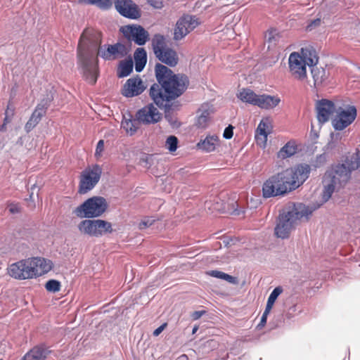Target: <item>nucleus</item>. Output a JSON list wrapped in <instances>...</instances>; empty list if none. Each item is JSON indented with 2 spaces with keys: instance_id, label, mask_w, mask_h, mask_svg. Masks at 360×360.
Segmentation results:
<instances>
[{
  "instance_id": "1",
  "label": "nucleus",
  "mask_w": 360,
  "mask_h": 360,
  "mask_svg": "<svg viewBox=\"0 0 360 360\" xmlns=\"http://www.w3.org/2000/svg\"><path fill=\"white\" fill-rule=\"evenodd\" d=\"M155 57L161 63L155 65L157 82L150 86L149 96L153 103L164 110L165 118L170 122L167 113L174 109L172 102L184 94L189 86V79L186 75L176 74L169 68H174L179 63L176 51L169 47Z\"/></svg>"
},
{
  "instance_id": "2",
  "label": "nucleus",
  "mask_w": 360,
  "mask_h": 360,
  "mask_svg": "<svg viewBox=\"0 0 360 360\" xmlns=\"http://www.w3.org/2000/svg\"><path fill=\"white\" fill-rule=\"evenodd\" d=\"M309 172L308 165H300L271 176L262 186L263 197L269 198L285 195L302 185L308 179Z\"/></svg>"
},
{
  "instance_id": "3",
  "label": "nucleus",
  "mask_w": 360,
  "mask_h": 360,
  "mask_svg": "<svg viewBox=\"0 0 360 360\" xmlns=\"http://www.w3.org/2000/svg\"><path fill=\"white\" fill-rule=\"evenodd\" d=\"M360 167V153L347 157L341 162L332 165L322 177V199L327 202L335 191L343 188L349 182L352 171Z\"/></svg>"
},
{
  "instance_id": "4",
  "label": "nucleus",
  "mask_w": 360,
  "mask_h": 360,
  "mask_svg": "<svg viewBox=\"0 0 360 360\" xmlns=\"http://www.w3.org/2000/svg\"><path fill=\"white\" fill-rule=\"evenodd\" d=\"M312 212L309 206L302 203H297L291 208L283 210L279 214L274 229L275 235L281 239L288 238L295 221L304 217H308Z\"/></svg>"
},
{
  "instance_id": "5",
  "label": "nucleus",
  "mask_w": 360,
  "mask_h": 360,
  "mask_svg": "<svg viewBox=\"0 0 360 360\" xmlns=\"http://www.w3.org/2000/svg\"><path fill=\"white\" fill-rule=\"evenodd\" d=\"M106 200L101 196H93L77 207L73 213L79 218L93 219L101 217L108 209Z\"/></svg>"
},
{
  "instance_id": "6",
  "label": "nucleus",
  "mask_w": 360,
  "mask_h": 360,
  "mask_svg": "<svg viewBox=\"0 0 360 360\" xmlns=\"http://www.w3.org/2000/svg\"><path fill=\"white\" fill-rule=\"evenodd\" d=\"M79 65L86 80L91 84L97 81L98 65L94 60V55L89 51L82 48L79 44L77 51Z\"/></svg>"
},
{
  "instance_id": "7",
  "label": "nucleus",
  "mask_w": 360,
  "mask_h": 360,
  "mask_svg": "<svg viewBox=\"0 0 360 360\" xmlns=\"http://www.w3.org/2000/svg\"><path fill=\"white\" fill-rule=\"evenodd\" d=\"M79 231L89 236L100 237L112 232L111 223L103 219H85L78 224Z\"/></svg>"
},
{
  "instance_id": "8",
  "label": "nucleus",
  "mask_w": 360,
  "mask_h": 360,
  "mask_svg": "<svg viewBox=\"0 0 360 360\" xmlns=\"http://www.w3.org/2000/svg\"><path fill=\"white\" fill-rule=\"evenodd\" d=\"M102 174V169L98 165L86 167L80 175L78 193L85 194L92 190L98 183Z\"/></svg>"
},
{
  "instance_id": "9",
  "label": "nucleus",
  "mask_w": 360,
  "mask_h": 360,
  "mask_svg": "<svg viewBox=\"0 0 360 360\" xmlns=\"http://www.w3.org/2000/svg\"><path fill=\"white\" fill-rule=\"evenodd\" d=\"M120 31L129 41H134L138 46L145 45L150 39L148 32L141 25H124L120 27Z\"/></svg>"
},
{
  "instance_id": "10",
  "label": "nucleus",
  "mask_w": 360,
  "mask_h": 360,
  "mask_svg": "<svg viewBox=\"0 0 360 360\" xmlns=\"http://www.w3.org/2000/svg\"><path fill=\"white\" fill-rule=\"evenodd\" d=\"M34 268L30 258L21 259L10 264L8 273L10 276L18 280H26L34 278Z\"/></svg>"
},
{
  "instance_id": "11",
  "label": "nucleus",
  "mask_w": 360,
  "mask_h": 360,
  "mask_svg": "<svg viewBox=\"0 0 360 360\" xmlns=\"http://www.w3.org/2000/svg\"><path fill=\"white\" fill-rule=\"evenodd\" d=\"M117 12L129 20H138L141 17V10L132 0H113Z\"/></svg>"
},
{
  "instance_id": "12",
  "label": "nucleus",
  "mask_w": 360,
  "mask_h": 360,
  "mask_svg": "<svg viewBox=\"0 0 360 360\" xmlns=\"http://www.w3.org/2000/svg\"><path fill=\"white\" fill-rule=\"evenodd\" d=\"M53 99V97L52 95H47L46 98H43L41 102L37 105L30 119L25 125V130L27 133L30 132L39 124L41 118L46 115V110Z\"/></svg>"
},
{
  "instance_id": "13",
  "label": "nucleus",
  "mask_w": 360,
  "mask_h": 360,
  "mask_svg": "<svg viewBox=\"0 0 360 360\" xmlns=\"http://www.w3.org/2000/svg\"><path fill=\"white\" fill-rule=\"evenodd\" d=\"M337 115L332 120V125L337 131H341L350 125L356 117V108L354 105L349 106L347 110L339 108Z\"/></svg>"
},
{
  "instance_id": "14",
  "label": "nucleus",
  "mask_w": 360,
  "mask_h": 360,
  "mask_svg": "<svg viewBox=\"0 0 360 360\" xmlns=\"http://www.w3.org/2000/svg\"><path fill=\"white\" fill-rule=\"evenodd\" d=\"M128 50L125 45L117 42L114 44H105L98 49V54L105 60H114L127 56Z\"/></svg>"
},
{
  "instance_id": "15",
  "label": "nucleus",
  "mask_w": 360,
  "mask_h": 360,
  "mask_svg": "<svg viewBox=\"0 0 360 360\" xmlns=\"http://www.w3.org/2000/svg\"><path fill=\"white\" fill-rule=\"evenodd\" d=\"M136 117L144 124H155L161 120L162 114L153 103H149L136 112Z\"/></svg>"
},
{
  "instance_id": "16",
  "label": "nucleus",
  "mask_w": 360,
  "mask_h": 360,
  "mask_svg": "<svg viewBox=\"0 0 360 360\" xmlns=\"http://www.w3.org/2000/svg\"><path fill=\"white\" fill-rule=\"evenodd\" d=\"M289 68L295 79L302 81L307 78V65L304 59L298 53L293 52L289 56Z\"/></svg>"
},
{
  "instance_id": "17",
  "label": "nucleus",
  "mask_w": 360,
  "mask_h": 360,
  "mask_svg": "<svg viewBox=\"0 0 360 360\" xmlns=\"http://www.w3.org/2000/svg\"><path fill=\"white\" fill-rule=\"evenodd\" d=\"M316 110L317 112V120L321 124L327 122L330 115L337 110L335 105L332 101L324 98L317 101Z\"/></svg>"
},
{
  "instance_id": "18",
  "label": "nucleus",
  "mask_w": 360,
  "mask_h": 360,
  "mask_svg": "<svg viewBox=\"0 0 360 360\" xmlns=\"http://www.w3.org/2000/svg\"><path fill=\"white\" fill-rule=\"evenodd\" d=\"M146 89L142 79L136 76L127 80L123 85L121 93L127 98H131L141 94Z\"/></svg>"
},
{
  "instance_id": "19",
  "label": "nucleus",
  "mask_w": 360,
  "mask_h": 360,
  "mask_svg": "<svg viewBox=\"0 0 360 360\" xmlns=\"http://www.w3.org/2000/svg\"><path fill=\"white\" fill-rule=\"evenodd\" d=\"M30 261L34 268V278L39 277L51 269V262L50 260L42 257H32L30 258Z\"/></svg>"
},
{
  "instance_id": "20",
  "label": "nucleus",
  "mask_w": 360,
  "mask_h": 360,
  "mask_svg": "<svg viewBox=\"0 0 360 360\" xmlns=\"http://www.w3.org/2000/svg\"><path fill=\"white\" fill-rule=\"evenodd\" d=\"M281 102V98L278 96H271L267 94L258 95L256 106L262 109L270 110L276 107Z\"/></svg>"
},
{
  "instance_id": "21",
  "label": "nucleus",
  "mask_w": 360,
  "mask_h": 360,
  "mask_svg": "<svg viewBox=\"0 0 360 360\" xmlns=\"http://www.w3.org/2000/svg\"><path fill=\"white\" fill-rule=\"evenodd\" d=\"M219 143V139L216 135L207 136L203 140H200L196 145L198 150L205 153H211L216 149Z\"/></svg>"
},
{
  "instance_id": "22",
  "label": "nucleus",
  "mask_w": 360,
  "mask_h": 360,
  "mask_svg": "<svg viewBox=\"0 0 360 360\" xmlns=\"http://www.w3.org/2000/svg\"><path fill=\"white\" fill-rule=\"evenodd\" d=\"M311 70V75L314 80V86L316 88L325 84L328 80L329 73L322 67L314 66Z\"/></svg>"
},
{
  "instance_id": "23",
  "label": "nucleus",
  "mask_w": 360,
  "mask_h": 360,
  "mask_svg": "<svg viewBox=\"0 0 360 360\" xmlns=\"http://www.w3.org/2000/svg\"><path fill=\"white\" fill-rule=\"evenodd\" d=\"M50 351L44 345L33 347L24 356L22 360H45Z\"/></svg>"
},
{
  "instance_id": "24",
  "label": "nucleus",
  "mask_w": 360,
  "mask_h": 360,
  "mask_svg": "<svg viewBox=\"0 0 360 360\" xmlns=\"http://www.w3.org/2000/svg\"><path fill=\"white\" fill-rule=\"evenodd\" d=\"M135 60V70L136 72H141L144 69L147 63L146 51L141 47L137 48L134 53Z\"/></svg>"
},
{
  "instance_id": "25",
  "label": "nucleus",
  "mask_w": 360,
  "mask_h": 360,
  "mask_svg": "<svg viewBox=\"0 0 360 360\" xmlns=\"http://www.w3.org/2000/svg\"><path fill=\"white\" fill-rule=\"evenodd\" d=\"M133 71V60L131 57L121 60L117 70V76L123 78L129 76Z\"/></svg>"
},
{
  "instance_id": "26",
  "label": "nucleus",
  "mask_w": 360,
  "mask_h": 360,
  "mask_svg": "<svg viewBox=\"0 0 360 360\" xmlns=\"http://www.w3.org/2000/svg\"><path fill=\"white\" fill-rule=\"evenodd\" d=\"M301 56L303 57L304 62L310 68L317 66L319 57L316 55L315 49L312 47L302 49Z\"/></svg>"
},
{
  "instance_id": "27",
  "label": "nucleus",
  "mask_w": 360,
  "mask_h": 360,
  "mask_svg": "<svg viewBox=\"0 0 360 360\" xmlns=\"http://www.w3.org/2000/svg\"><path fill=\"white\" fill-rule=\"evenodd\" d=\"M238 98L243 102L256 105L258 95L256 94L252 89L244 88L242 89L239 94L237 95Z\"/></svg>"
},
{
  "instance_id": "28",
  "label": "nucleus",
  "mask_w": 360,
  "mask_h": 360,
  "mask_svg": "<svg viewBox=\"0 0 360 360\" xmlns=\"http://www.w3.org/2000/svg\"><path fill=\"white\" fill-rule=\"evenodd\" d=\"M151 45L155 56H157L160 52H162L168 48L166 44L165 37L160 34H155L153 36Z\"/></svg>"
},
{
  "instance_id": "29",
  "label": "nucleus",
  "mask_w": 360,
  "mask_h": 360,
  "mask_svg": "<svg viewBox=\"0 0 360 360\" xmlns=\"http://www.w3.org/2000/svg\"><path fill=\"white\" fill-rule=\"evenodd\" d=\"M210 109L207 105H202L199 110L200 115L196 120V126L199 128H205L210 119Z\"/></svg>"
},
{
  "instance_id": "30",
  "label": "nucleus",
  "mask_w": 360,
  "mask_h": 360,
  "mask_svg": "<svg viewBox=\"0 0 360 360\" xmlns=\"http://www.w3.org/2000/svg\"><path fill=\"white\" fill-rule=\"evenodd\" d=\"M297 146L293 141H288L283 146L278 153L280 158L285 159L295 155L297 152Z\"/></svg>"
},
{
  "instance_id": "31",
  "label": "nucleus",
  "mask_w": 360,
  "mask_h": 360,
  "mask_svg": "<svg viewBox=\"0 0 360 360\" xmlns=\"http://www.w3.org/2000/svg\"><path fill=\"white\" fill-rule=\"evenodd\" d=\"M179 20H183L181 22L185 25L188 31H193L195 27L200 25V21L195 15H184L181 17Z\"/></svg>"
},
{
  "instance_id": "32",
  "label": "nucleus",
  "mask_w": 360,
  "mask_h": 360,
  "mask_svg": "<svg viewBox=\"0 0 360 360\" xmlns=\"http://www.w3.org/2000/svg\"><path fill=\"white\" fill-rule=\"evenodd\" d=\"M141 122L135 117L134 119L125 120L122 122V127L130 135H133L139 129Z\"/></svg>"
},
{
  "instance_id": "33",
  "label": "nucleus",
  "mask_w": 360,
  "mask_h": 360,
  "mask_svg": "<svg viewBox=\"0 0 360 360\" xmlns=\"http://www.w3.org/2000/svg\"><path fill=\"white\" fill-rule=\"evenodd\" d=\"M183 20H178L174 31V39L175 41L181 40L184 38L188 33L191 31H188L187 28H186L185 25L182 24Z\"/></svg>"
},
{
  "instance_id": "34",
  "label": "nucleus",
  "mask_w": 360,
  "mask_h": 360,
  "mask_svg": "<svg viewBox=\"0 0 360 360\" xmlns=\"http://www.w3.org/2000/svg\"><path fill=\"white\" fill-rule=\"evenodd\" d=\"M283 288L281 286L276 287L271 294L269 295L266 307H268V309H271L272 307L274 306L276 300H277L278 297L283 292Z\"/></svg>"
},
{
  "instance_id": "35",
  "label": "nucleus",
  "mask_w": 360,
  "mask_h": 360,
  "mask_svg": "<svg viewBox=\"0 0 360 360\" xmlns=\"http://www.w3.org/2000/svg\"><path fill=\"white\" fill-rule=\"evenodd\" d=\"M271 127V122L269 118L262 119L257 127V129L259 131V134L263 136L265 139L267 138V136L269 133V128Z\"/></svg>"
},
{
  "instance_id": "36",
  "label": "nucleus",
  "mask_w": 360,
  "mask_h": 360,
  "mask_svg": "<svg viewBox=\"0 0 360 360\" xmlns=\"http://www.w3.org/2000/svg\"><path fill=\"white\" fill-rule=\"evenodd\" d=\"M86 2L91 5H96L102 10H108L112 6V0H86Z\"/></svg>"
},
{
  "instance_id": "37",
  "label": "nucleus",
  "mask_w": 360,
  "mask_h": 360,
  "mask_svg": "<svg viewBox=\"0 0 360 360\" xmlns=\"http://www.w3.org/2000/svg\"><path fill=\"white\" fill-rule=\"evenodd\" d=\"M61 283L59 281L55 279L49 280L45 284V288L48 292H57L60 291Z\"/></svg>"
},
{
  "instance_id": "38",
  "label": "nucleus",
  "mask_w": 360,
  "mask_h": 360,
  "mask_svg": "<svg viewBox=\"0 0 360 360\" xmlns=\"http://www.w3.org/2000/svg\"><path fill=\"white\" fill-rule=\"evenodd\" d=\"M178 139L175 136H169L165 143V147L169 152H174L178 147Z\"/></svg>"
},
{
  "instance_id": "39",
  "label": "nucleus",
  "mask_w": 360,
  "mask_h": 360,
  "mask_svg": "<svg viewBox=\"0 0 360 360\" xmlns=\"http://www.w3.org/2000/svg\"><path fill=\"white\" fill-rule=\"evenodd\" d=\"M327 162V155L322 153L316 155V158L311 162V165L315 168H319L323 166Z\"/></svg>"
},
{
  "instance_id": "40",
  "label": "nucleus",
  "mask_w": 360,
  "mask_h": 360,
  "mask_svg": "<svg viewBox=\"0 0 360 360\" xmlns=\"http://www.w3.org/2000/svg\"><path fill=\"white\" fill-rule=\"evenodd\" d=\"M155 221L156 219L153 217H146L139 224V229L142 230L150 227L155 222Z\"/></svg>"
},
{
  "instance_id": "41",
  "label": "nucleus",
  "mask_w": 360,
  "mask_h": 360,
  "mask_svg": "<svg viewBox=\"0 0 360 360\" xmlns=\"http://www.w3.org/2000/svg\"><path fill=\"white\" fill-rule=\"evenodd\" d=\"M271 309H268V307H266L264 309V311L263 312V314L261 317L260 322L257 326V329L262 328L266 323L267 321V316L270 312Z\"/></svg>"
},
{
  "instance_id": "42",
  "label": "nucleus",
  "mask_w": 360,
  "mask_h": 360,
  "mask_svg": "<svg viewBox=\"0 0 360 360\" xmlns=\"http://www.w3.org/2000/svg\"><path fill=\"white\" fill-rule=\"evenodd\" d=\"M151 156L148 155H143L140 158V165L146 168H149L151 166L150 160Z\"/></svg>"
},
{
  "instance_id": "43",
  "label": "nucleus",
  "mask_w": 360,
  "mask_h": 360,
  "mask_svg": "<svg viewBox=\"0 0 360 360\" xmlns=\"http://www.w3.org/2000/svg\"><path fill=\"white\" fill-rule=\"evenodd\" d=\"M207 274L212 277L219 278L224 280L226 275V273L218 271V270H212L207 272Z\"/></svg>"
},
{
  "instance_id": "44",
  "label": "nucleus",
  "mask_w": 360,
  "mask_h": 360,
  "mask_svg": "<svg viewBox=\"0 0 360 360\" xmlns=\"http://www.w3.org/2000/svg\"><path fill=\"white\" fill-rule=\"evenodd\" d=\"M233 127L231 124H229L227 127L225 128L224 133H223V137L225 139H231L233 137Z\"/></svg>"
},
{
  "instance_id": "45",
  "label": "nucleus",
  "mask_w": 360,
  "mask_h": 360,
  "mask_svg": "<svg viewBox=\"0 0 360 360\" xmlns=\"http://www.w3.org/2000/svg\"><path fill=\"white\" fill-rule=\"evenodd\" d=\"M147 2L155 9H161L163 7L162 0H147Z\"/></svg>"
},
{
  "instance_id": "46",
  "label": "nucleus",
  "mask_w": 360,
  "mask_h": 360,
  "mask_svg": "<svg viewBox=\"0 0 360 360\" xmlns=\"http://www.w3.org/2000/svg\"><path fill=\"white\" fill-rule=\"evenodd\" d=\"M104 148V141L100 140L96 146L95 155L96 156H100L101 155V153L103 152Z\"/></svg>"
},
{
  "instance_id": "47",
  "label": "nucleus",
  "mask_w": 360,
  "mask_h": 360,
  "mask_svg": "<svg viewBox=\"0 0 360 360\" xmlns=\"http://www.w3.org/2000/svg\"><path fill=\"white\" fill-rule=\"evenodd\" d=\"M9 212L12 214H17L20 212V208L16 204H11L8 207Z\"/></svg>"
},
{
  "instance_id": "48",
  "label": "nucleus",
  "mask_w": 360,
  "mask_h": 360,
  "mask_svg": "<svg viewBox=\"0 0 360 360\" xmlns=\"http://www.w3.org/2000/svg\"><path fill=\"white\" fill-rule=\"evenodd\" d=\"M224 280L226 281L229 283H232V284L237 283V278L234 276H232L228 274H226L225 278Z\"/></svg>"
},
{
  "instance_id": "49",
  "label": "nucleus",
  "mask_w": 360,
  "mask_h": 360,
  "mask_svg": "<svg viewBox=\"0 0 360 360\" xmlns=\"http://www.w3.org/2000/svg\"><path fill=\"white\" fill-rule=\"evenodd\" d=\"M167 326V323H163L161 326H160L158 328H157L153 333V335L154 336H158L162 330L165 329V326Z\"/></svg>"
},
{
  "instance_id": "50",
  "label": "nucleus",
  "mask_w": 360,
  "mask_h": 360,
  "mask_svg": "<svg viewBox=\"0 0 360 360\" xmlns=\"http://www.w3.org/2000/svg\"><path fill=\"white\" fill-rule=\"evenodd\" d=\"M321 23V19L320 18H316L314 20H312L308 25V29L309 30H311V27H315V26H317V25H319Z\"/></svg>"
},
{
  "instance_id": "51",
  "label": "nucleus",
  "mask_w": 360,
  "mask_h": 360,
  "mask_svg": "<svg viewBox=\"0 0 360 360\" xmlns=\"http://www.w3.org/2000/svg\"><path fill=\"white\" fill-rule=\"evenodd\" d=\"M205 313V311H195L193 314V319H200L204 314Z\"/></svg>"
},
{
  "instance_id": "52",
  "label": "nucleus",
  "mask_w": 360,
  "mask_h": 360,
  "mask_svg": "<svg viewBox=\"0 0 360 360\" xmlns=\"http://www.w3.org/2000/svg\"><path fill=\"white\" fill-rule=\"evenodd\" d=\"M273 39H274V37L272 36V32H270L269 33V34H268V39L267 40H268L269 42H271Z\"/></svg>"
},
{
  "instance_id": "53",
  "label": "nucleus",
  "mask_w": 360,
  "mask_h": 360,
  "mask_svg": "<svg viewBox=\"0 0 360 360\" xmlns=\"http://www.w3.org/2000/svg\"><path fill=\"white\" fill-rule=\"evenodd\" d=\"M290 311H295L296 310V305H293L292 307H291L290 309H289Z\"/></svg>"
},
{
  "instance_id": "54",
  "label": "nucleus",
  "mask_w": 360,
  "mask_h": 360,
  "mask_svg": "<svg viewBox=\"0 0 360 360\" xmlns=\"http://www.w3.org/2000/svg\"><path fill=\"white\" fill-rule=\"evenodd\" d=\"M198 328V326H195V327L193 328V333H195L197 331Z\"/></svg>"
},
{
  "instance_id": "55",
  "label": "nucleus",
  "mask_w": 360,
  "mask_h": 360,
  "mask_svg": "<svg viewBox=\"0 0 360 360\" xmlns=\"http://www.w3.org/2000/svg\"><path fill=\"white\" fill-rule=\"evenodd\" d=\"M32 198H33V192H32L30 195V200H32Z\"/></svg>"
},
{
  "instance_id": "56",
  "label": "nucleus",
  "mask_w": 360,
  "mask_h": 360,
  "mask_svg": "<svg viewBox=\"0 0 360 360\" xmlns=\"http://www.w3.org/2000/svg\"><path fill=\"white\" fill-rule=\"evenodd\" d=\"M35 187H36V186H35V185H33V186H32V190H33V189H34V188H35Z\"/></svg>"
},
{
  "instance_id": "57",
  "label": "nucleus",
  "mask_w": 360,
  "mask_h": 360,
  "mask_svg": "<svg viewBox=\"0 0 360 360\" xmlns=\"http://www.w3.org/2000/svg\"><path fill=\"white\" fill-rule=\"evenodd\" d=\"M357 68H358L359 70H360V67H358Z\"/></svg>"
}]
</instances>
